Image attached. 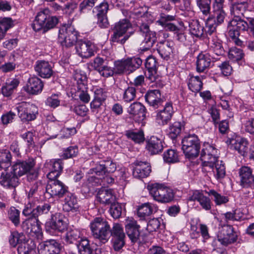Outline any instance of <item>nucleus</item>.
I'll use <instances>...</instances> for the list:
<instances>
[{"label":"nucleus","instance_id":"f257e3e1","mask_svg":"<svg viewBox=\"0 0 254 254\" xmlns=\"http://www.w3.org/2000/svg\"><path fill=\"white\" fill-rule=\"evenodd\" d=\"M91 234L102 244H105L111 237V227L109 223L102 217H96L90 224Z\"/></svg>","mask_w":254,"mask_h":254},{"label":"nucleus","instance_id":"4be33fe9","mask_svg":"<svg viewBox=\"0 0 254 254\" xmlns=\"http://www.w3.org/2000/svg\"><path fill=\"white\" fill-rule=\"evenodd\" d=\"M35 206L26 205L22 211L23 214L26 216H32L38 218L40 215L48 214L51 208V205L49 203H44L34 208Z\"/></svg>","mask_w":254,"mask_h":254},{"label":"nucleus","instance_id":"f704fd0d","mask_svg":"<svg viewBox=\"0 0 254 254\" xmlns=\"http://www.w3.org/2000/svg\"><path fill=\"white\" fill-rule=\"evenodd\" d=\"M64 199L63 210L65 212H76L78 209L77 199L75 195L68 192Z\"/></svg>","mask_w":254,"mask_h":254},{"label":"nucleus","instance_id":"c756f323","mask_svg":"<svg viewBox=\"0 0 254 254\" xmlns=\"http://www.w3.org/2000/svg\"><path fill=\"white\" fill-rule=\"evenodd\" d=\"M128 113L138 122L145 118V107L139 102H134L127 109Z\"/></svg>","mask_w":254,"mask_h":254},{"label":"nucleus","instance_id":"f3484780","mask_svg":"<svg viewBox=\"0 0 254 254\" xmlns=\"http://www.w3.org/2000/svg\"><path fill=\"white\" fill-rule=\"evenodd\" d=\"M33 158H29L25 161H18L12 166V172L18 177L22 176L30 172L35 165Z\"/></svg>","mask_w":254,"mask_h":254},{"label":"nucleus","instance_id":"680f3d73","mask_svg":"<svg viewBox=\"0 0 254 254\" xmlns=\"http://www.w3.org/2000/svg\"><path fill=\"white\" fill-rule=\"evenodd\" d=\"M182 126L180 122H175L169 127V136L172 139H176L181 133Z\"/></svg>","mask_w":254,"mask_h":254},{"label":"nucleus","instance_id":"338daca9","mask_svg":"<svg viewBox=\"0 0 254 254\" xmlns=\"http://www.w3.org/2000/svg\"><path fill=\"white\" fill-rule=\"evenodd\" d=\"M211 171L215 174L217 179L223 178L225 176V167L224 165L222 164V161L219 164L218 160L214 165V170Z\"/></svg>","mask_w":254,"mask_h":254},{"label":"nucleus","instance_id":"ddd939ff","mask_svg":"<svg viewBox=\"0 0 254 254\" xmlns=\"http://www.w3.org/2000/svg\"><path fill=\"white\" fill-rule=\"evenodd\" d=\"M125 230L126 233L132 243H141L140 241V226L132 217H127L125 220Z\"/></svg>","mask_w":254,"mask_h":254},{"label":"nucleus","instance_id":"39448f33","mask_svg":"<svg viewBox=\"0 0 254 254\" xmlns=\"http://www.w3.org/2000/svg\"><path fill=\"white\" fill-rule=\"evenodd\" d=\"M142 63V60L139 57L128 58L116 61L114 62L115 74L128 75L138 68Z\"/></svg>","mask_w":254,"mask_h":254},{"label":"nucleus","instance_id":"e2e57ef3","mask_svg":"<svg viewBox=\"0 0 254 254\" xmlns=\"http://www.w3.org/2000/svg\"><path fill=\"white\" fill-rule=\"evenodd\" d=\"M196 2L203 14L207 15L210 13L211 0H196Z\"/></svg>","mask_w":254,"mask_h":254},{"label":"nucleus","instance_id":"864d4df0","mask_svg":"<svg viewBox=\"0 0 254 254\" xmlns=\"http://www.w3.org/2000/svg\"><path fill=\"white\" fill-rule=\"evenodd\" d=\"M20 211L13 206L7 210V218L15 226L20 224Z\"/></svg>","mask_w":254,"mask_h":254},{"label":"nucleus","instance_id":"f03ea898","mask_svg":"<svg viewBox=\"0 0 254 254\" xmlns=\"http://www.w3.org/2000/svg\"><path fill=\"white\" fill-rule=\"evenodd\" d=\"M59 22L56 16H51L50 10L45 8L38 12L32 24V28L35 31L42 30L44 33L54 28Z\"/></svg>","mask_w":254,"mask_h":254},{"label":"nucleus","instance_id":"6e6552de","mask_svg":"<svg viewBox=\"0 0 254 254\" xmlns=\"http://www.w3.org/2000/svg\"><path fill=\"white\" fill-rule=\"evenodd\" d=\"M217 149L209 143L204 142L201 152L202 166L206 171L214 170V165L218 160Z\"/></svg>","mask_w":254,"mask_h":254},{"label":"nucleus","instance_id":"3c124183","mask_svg":"<svg viewBox=\"0 0 254 254\" xmlns=\"http://www.w3.org/2000/svg\"><path fill=\"white\" fill-rule=\"evenodd\" d=\"M35 245L31 240L24 241L17 248L18 254H29L35 248Z\"/></svg>","mask_w":254,"mask_h":254},{"label":"nucleus","instance_id":"a18cd8bd","mask_svg":"<svg viewBox=\"0 0 254 254\" xmlns=\"http://www.w3.org/2000/svg\"><path fill=\"white\" fill-rule=\"evenodd\" d=\"M125 135L127 138L135 143H142L145 140L144 132L142 130H128L126 131Z\"/></svg>","mask_w":254,"mask_h":254},{"label":"nucleus","instance_id":"ea45409f","mask_svg":"<svg viewBox=\"0 0 254 254\" xmlns=\"http://www.w3.org/2000/svg\"><path fill=\"white\" fill-rule=\"evenodd\" d=\"M39 187V183H35L31 188L27 194L28 202L26 205L36 206L39 202L40 199V194L38 192Z\"/></svg>","mask_w":254,"mask_h":254},{"label":"nucleus","instance_id":"4468645a","mask_svg":"<svg viewBox=\"0 0 254 254\" xmlns=\"http://www.w3.org/2000/svg\"><path fill=\"white\" fill-rule=\"evenodd\" d=\"M174 113L172 103L167 102L162 109L157 111L156 121L161 126L167 125L172 119Z\"/></svg>","mask_w":254,"mask_h":254},{"label":"nucleus","instance_id":"58836bf2","mask_svg":"<svg viewBox=\"0 0 254 254\" xmlns=\"http://www.w3.org/2000/svg\"><path fill=\"white\" fill-rule=\"evenodd\" d=\"M50 172L47 174L49 180L57 179L60 176L63 170L62 161L60 159L51 161L50 162Z\"/></svg>","mask_w":254,"mask_h":254},{"label":"nucleus","instance_id":"c85d7f7f","mask_svg":"<svg viewBox=\"0 0 254 254\" xmlns=\"http://www.w3.org/2000/svg\"><path fill=\"white\" fill-rule=\"evenodd\" d=\"M91 90L94 93V99L90 103L91 109L96 110L101 107L107 96L104 89L101 87L94 86Z\"/></svg>","mask_w":254,"mask_h":254},{"label":"nucleus","instance_id":"cd10ccee","mask_svg":"<svg viewBox=\"0 0 254 254\" xmlns=\"http://www.w3.org/2000/svg\"><path fill=\"white\" fill-rule=\"evenodd\" d=\"M212 58L208 53H201L197 57L196 71L202 72L209 69L212 64Z\"/></svg>","mask_w":254,"mask_h":254},{"label":"nucleus","instance_id":"bf43d9fd","mask_svg":"<svg viewBox=\"0 0 254 254\" xmlns=\"http://www.w3.org/2000/svg\"><path fill=\"white\" fill-rule=\"evenodd\" d=\"M244 56L245 54L243 51L235 47L231 48L228 54V58L234 62L241 60Z\"/></svg>","mask_w":254,"mask_h":254},{"label":"nucleus","instance_id":"7ed1b4c3","mask_svg":"<svg viewBox=\"0 0 254 254\" xmlns=\"http://www.w3.org/2000/svg\"><path fill=\"white\" fill-rule=\"evenodd\" d=\"M131 28V24L128 20L123 19L116 23L112 28L113 34L110 40L114 43L124 44L128 40L131 33L127 31Z\"/></svg>","mask_w":254,"mask_h":254},{"label":"nucleus","instance_id":"c03bdc74","mask_svg":"<svg viewBox=\"0 0 254 254\" xmlns=\"http://www.w3.org/2000/svg\"><path fill=\"white\" fill-rule=\"evenodd\" d=\"M79 254H91L92 249H91L89 241L85 237L81 238L78 243H76Z\"/></svg>","mask_w":254,"mask_h":254},{"label":"nucleus","instance_id":"603ef678","mask_svg":"<svg viewBox=\"0 0 254 254\" xmlns=\"http://www.w3.org/2000/svg\"><path fill=\"white\" fill-rule=\"evenodd\" d=\"M210 50L214 54L219 56H224L225 53L221 41L217 38H213L212 40L210 46Z\"/></svg>","mask_w":254,"mask_h":254},{"label":"nucleus","instance_id":"9d476101","mask_svg":"<svg viewBox=\"0 0 254 254\" xmlns=\"http://www.w3.org/2000/svg\"><path fill=\"white\" fill-rule=\"evenodd\" d=\"M18 115L23 122H29L35 120L38 114L37 106L28 102H21L16 107Z\"/></svg>","mask_w":254,"mask_h":254},{"label":"nucleus","instance_id":"1a4fd4ad","mask_svg":"<svg viewBox=\"0 0 254 254\" xmlns=\"http://www.w3.org/2000/svg\"><path fill=\"white\" fill-rule=\"evenodd\" d=\"M139 32L143 38L140 43V49L142 51L148 50L157 41L156 33L150 30L149 25L145 23L140 25Z\"/></svg>","mask_w":254,"mask_h":254},{"label":"nucleus","instance_id":"b1692460","mask_svg":"<svg viewBox=\"0 0 254 254\" xmlns=\"http://www.w3.org/2000/svg\"><path fill=\"white\" fill-rule=\"evenodd\" d=\"M34 68L38 75L42 78H49L53 73L52 66L48 61H37L36 62Z\"/></svg>","mask_w":254,"mask_h":254},{"label":"nucleus","instance_id":"0eeeda50","mask_svg":"<svg viewBox=\"0 0 254 254\" xmlns=\"http://www.w3.org/2000/svg\"><path fill=\"white\" fill-rule=\"evenodd\" d=\"M182 149L187 158L196 157L200 149V140L195 134L185 135L182 140Z\"/></svg>","mask_w":254,"mask_h":254},{"label":"nucleus","instance_id":"a211bd4d","mask_svg":"<svg viewBox=\"0 0 254 254\" xmlns=\"http://www.w3.org/2000/svg\"><path fill=\"white\" fill-rule=\"evenodd\" d=\"M65 218L60 213L53 215L51 220L46 223V229L47 231L56 230L63 232L67 228V224L65 221Z\"/></svg>","mask_w":254,"mask_h":254},{"label":"nucleus","instance_id":"09e8293b","mask_svg":"<svg viewBox=\"0 0 254 254\" xmlns=\"http://www.w3.org/2000/svg\"><path fill=\"white\" fill-rule=\"evenodd\" d=\"M11 155L9 150L3 149L0 151V169L8 168L10 165Z\"/></svg>","mask_w":254,"mask_h":254},{"label":"nucleus","instance_id":"5701e85b","mask_svg":"<svg viewBox=\"0 0 254 254\" xmlns=\"http://www.w3.org/2000/svg\"><path fill=\"white\" fill-rule=\"evenodd\" d=\"M157 51L162 58L168 60L174 56L175 53L174 44L171 41L160 42L157 45Z\"/></svg>","mask_w":254,"mask_h":254},{"label":"nucleus","instance_id":"c9c22d12","mask_svg":"<svg viewBox=\"0 0 254 254\" xmlns=\"http://www.w3.org/2000/svg\"><path fill=\"white\" fill-rule=\"evenodd\" d=\"M97 199L100 203L109 205L115 201V196L111 189H101L97 194Z\"/></svg>","mask_w":254,"mask_h":254},{"label":"nucleus","instance_id":"f8f14e48","mask_svg":"<svg viewBox=\"0 0 254 254\" xmlns=\"http://www.w3.org/2000/svg\"><path fill=\"white\" fill-rule=\"evenodd\" d=\"M50 180L46 191L52 196L60 198L68 192V187L61 181L56 179Z\"/></svg>","mask_w":254,"mask_h":254},{"label":"nucleus","instance_id":"dca6fc26","mask_svg":"<svg viewBox=\"0 0 254 254\" xmlns=\"http://www.w3.org/2000/svg\"><path fill=\"white\" fill-rule=\"evenodd\" d=\"M76 52L79 56L87 59L94 55L95 46L91 41L79 40L75 45Z\"/></svg>","mask_w":254,"mask_h":254},{"label":"nucleus","instance_id":"8fccbe9b","mask_svg":"<svg viewBox=\"0 0 254 254\" xmlns=\"http://www.w3.org/2000/svg\"><path fill=\"white\" fill-rule=\"evenodd\" d=\"M228 27L229 28V36L233 42L238 46L242 47L244 45V41L239 38L241 32L235 26H231L228 24Z\"/></svg>","mask_w":254,"mask_h":254},{"label":"nucleus","instance_id":"69168bd1","mask_svg":"<svg viewBox=\"0 0 254 254\" xmlns=\"http://www.w3.org/2000/svg\"><path fill=\"white\" fill-rule=\"evenodd\" d=\"M207 193L214 197L213 200L217 205L225 204L229 201L228 197L221 195L213 190H209Z\"/></svg>","mask_w":254,"mask_h":254},{"label":"nucleus","instance_id":"2f4dec72","mask_svg":"<svg viewBox=\"0 0 254 254\" xmlns=\"http://www.w3.org/2000/svg\"><path fill=\"white\" fill-rule=\"evenodd\" d=\"M189 200L191 201H198L201 207L205 210H209L211 208L210 199L199 190L194 191L192 195L189 197Z\"/></svg>","mask_w":254,"mask_h":254},{"label":"nucleus","instance_id":"774afa93","mask_svg":"<svg viewBox=\"0 0 254 254\" xmlns=\"http://www.w3.org/2000/svg\"><path fill=\"white\" fill-rule=\"evenodd\" d=\"M109 10V4L107 1L104 0L93 9V12L96 15H107Z\"/></svg>","mask_w":254,"mask_h":254},{"label":"nucleus","instance_id":"a19ab883","mask_svg":"<svg viewBox=\"0 0 254 254\" xmlns=\"http://www.w3.org/2000/svg\"><path fill=\"white\" fill-rule=\"evenodd\" d=\"M190 33L197 37L204 39V27L197 20H192L189 23Z\"/></svg>","mask_w":254,"mask_h":254},{"label":"nucleus","instance_id":"e433bc0d","mask_svg":"<svg viewBox=\"0 0 254 254\" xmlns=\"http://www.w3.org/2000/svg\"><path fill=\"white\" fill-rule=\"evenodd\" d=\"M19 84V81L15 78L6 79L5 84L1 88V93L4 97H10Z\"/></svg>","mask_w":254,"mask_h":254},{"label":"nucleus","instance_id":"79ce46f5","mask_svg":"<svg viewBox=\"0 0 254 254\" xmlns=\"http://www.w3.org/2000/svg\"><path fill=\"white\" fill-rule=\"evenodd\" d=\"M229 25L235 26L240 32L246 31L249 30V20L243 17L233 18L229 22Z\"/></svg>","mask_w":254,"mask_h":254},{"label":"nucleus","instance_id":"bb28decb","mask_svg":"<svg viewBox=\"0 0 254 254\" xmlns=\"http://www.w3.org/2000/svg\"><path fill=\"white\" fill-rule=\"evenodd\" d=\"M151 171V166L146 162H137L132 171L134 178L142 179L147 177Z\"/></svg>","mask_w":254,"mask_h":254},{"label":"nucleus","instance_id":"4c0bfd02","mask_svg":"<svg viewBox=\"0 0 254 254\" xmlns=\"http://www.w3.org/2000/svg\"><path fill=\"white\" fill-rule=\"evenodd\" d=\"M51 129L53 130V133L51 135V138H55L57 137L58 135V133L61 131L63 133V135L64 137L68 138L70 136L74 135L76 133L77 130L74 127H66L61 128V127L59 125H57V124H54L53 125Z\"/></svg>","mask_w":254,"mask_h":254},{"label":"nucleus","instance_id":"5fc2aeb1","mask_svg":"<svg viewBox=\"0 0 254 254\" xmlns=\"http://www.w3.org/2000/svg\"><path fill=\"white\" fill-rule=\"evenodd\" d=\"M163 159L166 162L174 163L179 161V153L175 149H168L163 154Z\"/></svg>","mask_w":254,"mask_h":254},{"label":"nucleus","instance_id":"a878e982","mask_svg":"<svg viewBox=\"0 0 254 254\" xmlns=\"http://www.w3.org/2000/svg\"><path fill=\"white\" fill-rule=\"evenodd\" d=\"M145 99L148 105L154 109L159 108L163 102L161 92L157 89L148 90L145 94Z\"/></svg>","mask_w":254,"mask_h":254},{"label":"nucleus","instance_id":"473e14b6","mask_svg":"<svg viewBox=\"0 0 254 254\" xmlns=\"http://www.w3.org/2000/svg\"><path fill=\"white\" fill-rule=\"evenodd\" d=\"M250 0H245L235 3L232 5L231 9V13L234 16L233 18L248 17L245 15L247 9L248 8Z\"/></svg>","mask_w":254,"mask_h":254},{"label":"nucleus","instance_id":"72a5a7b5","mask_svg":"<svg viewBox=\"0 0 254 254\" xmlns=\"http://www.w3.org/2000/svg\"><path fill=\"white\" fill-rule=\"evenodd\" d=\"M146 143V148L151 155L158 154L163 150L162 141L156 136H151Z\"/></svg>","mask_w":254,"mask_h":254},{"label":"nucleus","instance_id":"052dcab7","mask_svg":"<svg viewBox=\"0 0 254 254\" xmlns=\"http://www.w3.org/2000/svg\"><path fill=\"white\" fill-rule=\"evenodd\" d=\"M136 89L133 86H128L123 90V100L125 102H130L136 98Z\"/></svg>","mask_w":254,"mask_h":254},{"label":"nucleus","instance_id":"4d7b16f0","mask_svg":"<svg viewBox=\"0 0 254 254\" xmlns=\"http://www.w3.org/2000/svg\"><path fill=\"white\" fill-rule=\"evenodd\" d=\"M25 236L22 233L13 231L11 232L9 236V242L12 247H15L18 244H20L25 241Z\"/></svg>","mask_w":254,"mask_h":254},{"label":"nucleus","instance_id":"49530a36","mask_svg":"<svg viewBox=\"0 0 254 254\" xmlns=\"http://www.w3.org/2000/svg\"><path fill=\"white\" fill-rule=\"evenodd\" d=\"M13 26L11 18H0V40L4 38L7 30Z\"/></svg>","mask_w":254,"mask_h":254},{"label":"nucleus","instance_id":"0e129e2a","mask_svg":"<svg viewBox=\"0 0 254 254\" xmlns=\"http://www.w3.org/2000/svg\"><path fill=\"white\" fill-rule=\"evenodd\" d=\"M226 16V13L224 10H213V14L208 17L212 18L219 25L224 22Z\"/></svg>","mask_w":254,"mask_h":254},{"label":"nucleus","instance_id":"7c9ffc66","mask_svg":"<svg viewBox=\"0 0 254 254\" xmlns=\"http://www.w3.org/2000/svg\"><path fill=\"white\" fill-rule=\"evenodd\" d=\"M0 183L4 187L13 188L19 184L18 177L12 171L10 172H2L0 178Z\"/></svg>","mask_w":254,"mask_h":254},{"label":"nucleus","instance_id":"423d86ee","mask_svg":"<svg viewBox=\"0 0 254 254\" xmlns=\"http://www.w3.org/2000/svg\"><path fill=\"white\" fill-rule=\"evenodd\" d=\"M147 189L153 199L158 202H169L174 198L172 190L163 184H151L147 186Z\"/></svg>","mask_w":254,"mask_h":254},{"label":"nucleus","instance_id":"2eb2a0df","mask_svg":"<svg viewBox=\"0 0 254 254\" xmlns=\"http://www.w3.org/2000/svg\"><path fill=\"white\" fill-rule=\"evenodd\" d=\"M227 143L231 149L237 151L243 156H247L250 151L248 141L245 138L241 137L229 138Z\"/></svg>","mask_w":254,"mask_h":254},{"label":"nucleus","instance_id":"20e7f679","mask_svg":"<svg viewBox=\"0 0 254 254\" xmlns=\"http://www.w3.org/2000/svg\"><path fill=\"white\" fill-rule=\"evenodd\" d=\"M78 32L71 24H65L59 30L58 41L63 47L69 48L76 44Z\"/></svg>","mask_w":254,"mask_h":254},{"label":"nucleus","instance_id":"13d9d810","mask_svg":"<svg viewBox=\"0 0 254 254\" xmlns=\"http://www.w3.org/2000/svg\"><path fill=\"white\" fill-rule=\"evenodd\" d=\"M218 25L212 18L208 17L205 21V27L204 28L205 38L214 33L216 31V27Z\"/></svg>","mask_w":254,"mask_h":254},{"label":"nucleus","instance_id":"393cba45","mask_svg":"<svg viewBox=\"0 0 254 254\" xmlns=\"http://www.w3.org/2000/svg\"><path fill=\"white\" fill-rule=\"evenodd\" d=\"M43 86V83L41 79L36 76H34L29 79L26 85L24 88L28 93L36 95L42 92Z\"/></svg>","mask_w":254,"mask_h":254},{"label":"nucleus","instance_id":"412c9836","mask_svg":"<svg viewBox=\"0 0 254 254\" xmlns=\"http://www.w3.org/2000/svg\"><path fill=\"white\" fill-rule=\"evenodd\" d=\"M240 185L243 188L254 189V175L252 169L248 166H243L239 171Z\"/></svg>","mask_w":254,"mask_h":254},{"label":"nucleus","instance_id":"6e6d98bb","mask_svg":"<svg viewBox=\"0 0 254 254\" xmlns=\"http://www.w3.org/2000/svg\"><path fill=\"white\" fill-rule=\"evenodd\" d=\"M82 237L81 233L78 230H71L66 233L65 241L68 244H72L74 242L78 243L79 240Z\"/></svg>","mask_w":254,"mask_h":254},{"label":"nucleus","instance_id":"de8ad7c7","mask_svg":"<svg viewBox=\"0 0 254 254\" xmlns=\"http://www.w3.org/2000/svg\"><path fill=\"white\" fill-rule=\"evenodd\" d=\"M189 88L193 92H198L202 88L203 83L198 76H191L188 83Z\"/></svg>","mask_w":254,"mask_h":254},{"label":"nucleus","instance_id":"aec40b11","mask_svg":"<svg viewBox=\"0 0 254 254\" xmlns=\"http://www.w3.org/2000/svg\"><path fill=\"white\" fill-rule=\"evenodd\" d=\"M30 216L22 222V228L28 234L38 235L41 233V222L38 218Z\"/></svg>","mask_w":254,"mask_h":254},{"label":"nucleus","instance_id":"37998d69","mask_svg":"<svg viewBox=\"0 0 254 254\" xmlns=\"http://www.w3.org/2000/svg\"><path fill=\"white\" fill-rule=\"evenodd\" d=\"M156 209L155 205L151 203H145L142 204L138 209L137 215L141 219H144L150 215Z\"/></svg>","mask_w":254,"mask_h":254},{"label":"nucleus","instance_id":"6ab92c4d","mask_svg":"<svg viewBox=\"0 0 254 254\" xmlns=\"http://www.w3.org/2000/svg\"><path fill=\"white\" fill-rule=\"evenodd\" d=\"M62 249L61 244L54 239H50L40 243L39 254H59Z\"/></svg>","mask_w":254,"mask_h":254},{"label":"nucleus","instance_id":"9b49d317","mask_svg":"<svg viewBox=\"0 0 254 254\" xmlns=\"http://www.w3.org/2000/svg\"><path fill=\"white\" fill-rule=\"evenodd\" d=\"M238 237L237 232L230 225H224L219 228L217 234L218 241L224 246L235 243L237 241Z\"/></svg>","mask_w":254,"mask_h":254}]
</instances>
